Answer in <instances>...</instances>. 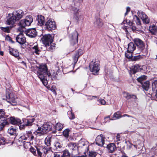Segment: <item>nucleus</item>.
I'll use <instances>...</instances> for the list:
<instances>
[{
    "label": "nucleus",
    "instance_id": "nucleus-1",
    "mask_svg": "<svg viewBox=\"0 0 157 157\" xmlns=\"http://www.w3.org/2000/svg\"><path fill=\"white\" fill-rule=\"evenodd\" d=\"M37 74L44 85H47L48 80H49L51 77V74L48 71L46 65H40L38 68Z\"/></svg>",
    "mask_w": 157,
    "mask_h": 157
},
{
    "label": "nucleus",
    "instance_id": "nucleus-2",
    "mask_svg": "<svg viewBox=\"0 0 157 157\" xmlns=\"http://www.w3.org/2000/svg\"><path fill=\"white\" fill-rule=\"evenodd\" d=\"M24 15V12L21 10L14 11L11 14H8L5 24L13 26L16 21L23 17Z\"/></svg>",
    "mask_w": 157,
    "mask_h": 157
},
{
    "label": "nucleus",
    "instance_id": "nucleus-3",
    "mask_svg": "<svg viewBox=\"0 0 157 157\" xmlns=\"http://www.w3.org/2000/svg\"><path fill=\"white\" fill-rule=\"evenodd\" d=\"M51 128L52 127L50 125L47 123L45 124H43L42 128L38 127L34 133L36 135H39V136H41L50 131Z\"/></svg>",
    "mask_w": 157,
    "mask_h": 157
},
{
    "label": "nucleus",
    "instance_id": "nucleus-4",
    "mask_svg": "<svg viewBox=\"0 0 157 157\" xmlns=\"http://www.w3.org/2000/svg\"><path fill=\"white\" fill-rule=\"evenodd\" d=\"M8 117L5 114L4 110L0 109V130H3L5 125L8 124L7 121Z\"/></svg>",
    "mask_w": 157,
    "mask_h": 157
},
{
    "label": "nucleus",
    "instance_id": "nucleus-5",
    "mask_svg": "<svg viewBox=\"0 0 157 157\" xmlns=\"http://www.w3.org/2000/svg\"><path fill=\"white\" fill-rule=\"evenodd\" d=\"M33 21V19L32 16H29L24 19L21 20L19 22V25L21 27L25 28L26 26L30 25Z\"/></svg>",
    "mask_w": 157,
    "mask_h": 157
},
{
    "label": "nucleus",
    "instance_id": "nucleus-6",
    "mask_svg": "<svg viewBox=\"0 0 157 157\" xmlns=\"http://www.w3.org/2000/svg\"><path fill=\"white\" fill-rule=\"evenodd\" d=\"M90 70L94 75L97 74L99 70V64L92 61L90 63Z\"/></svg>",
    "mask_w": 157,
    "mask_h": 157
},
{
    "label": "nucleus",
    "instance_id": "nucleus-7",
    "mask_svg": "<svg viewBox=\"0 0 157 157\" xmlns=\"http://www.w3.org/2000/svg\"><path fill=\"white\" fill-rule=\"evenodd\" d=\"M45 28L49 31H52L55 30L56 28V22L53 20L49 19L45 23Z\"/></svg>",
    "mask_w": 157,
    "mask_h": 157
},
{
    "label": "nucleus",
    "instance_id": "nucleus-8",
    "mask_svg": "<svg viewBox=\"0 0 157 157\" xmlns=\"http://www.w3.org/2000/svg\"><path fill=\"white\" fill-rule=\"evenodd\" d=\"M43 43L46 47L49 46L53 41V38L52 36L50 34H47L44 35L42 39Z\"/></svg>",
    "mask_w": 157,
    "mask_h": 157
},
{
    "label": "nucleus",
    "instance_id": "nucleus-9",
    "mask_svg": "<svg viewBox=\"0 0 157 157\" xmlns=\"http://www.w3.org/2000/svg\"><path fill=\"white\" fill-rule=\"evenodd\" d=\"M134 41L136 45L139 48V51L136 53H140L142 51L144 48V44L143 42L139 38H135L134 40Z\"/></svg>",
    "mask_w": 157,
    "mask_h": 157
},
{
    "label": "nucleus",
    "instance_id": "nucleus-10",
    "mask_svg": "<svg viewBox=\"0 0 157 157\" xmlns=\"http://www.w3.org/2000/svg\"><path fill=\"white\" fill-rule=\"evenodd\" d=\"M137 14L139 17L142 20L143 22L145 24H148L149 22V19L147 16L143 11H138Z\"/></svg>",
    "mask_w": 157,
    "mask_h": 157
},
{
    "label": "nucleus",
    "instance_id": "nucleus-11",
    "mask_svg": "<svg viewBox=\"0 0 157 157\" xmlns=\"http://www.w3.org/2000/svg\"><path fill=\"white\" fill-rule=\"evenodd\" d=\"M36 149L39 157H42V152H43L45 154L51 153L53 154L52 151L50 149H48V148L47 149L45 147L42 149H41L40 147V148H36Z\"/></svg>",
    "mask_w": 157,
    "mask_h": 157
},
{
    "label": "nucleus",
    "instance_id": "nucleus-12",
    "mask_svg": "<svg viewBox=\"0 0 157 157\" xmlns=\"http://www.w3.org/2000/svg\"><path fill=\"white\" fill-rule=\"evenodd\" d=\"M105 138L103 135L101 134L98 135L96 137L95 141L96 143L98 145L102 146L104 144Z\"/></svg>",
    "mask_w": 157,
    "mask_h": 157
},
{
    "label": "nucleus",
    "instance_id": "nucleus-13",
    "mask_svg": "<svg viewBox=\"0 0 157 157\" xmlns=\"http://www.w3.org/2000/svg\"><path fill=\"white\" fill-rule=\"evenodd\" d=\"M35 120V118L33 116L28 117L27 118L23 119L24 124L26 126L31 125Z\"/></svg>",
    "mask_w": 157,
    "mask_h": 157
},
{
    "label": "nucleus",
    "instance_id": "nucleus-14",
    "mask_svg": "<svg viewBox=\"0 0 157 157\" xmlns=\"http://www.w3.org/2000/svg\"><path fill=\"white\" fill-rule=\"evenodd\" d=\"M7 99H9L8 102L10 103L12 105H15L17 104V97L13 96L12 94H9L6 96Z\"/></svg>",
    "mask_w": 157,
    "mask_h": 157
},
{
    "label": "nucleus",
    "instance_id": "nucleus-15",
    "mask_svg": "<svg viewBox=\"0 0 157 157\" xmlns=\"http://www.w3.org/2000/svg\"><path fill=\"white\" fill-rule=\"evenodd\" d=\"M26 35L29 37L33 38L35 37L37 34V32L34 28L28 29L26 32Z\"/></svg>",
    "mask_w": 157,
    "mask_h": 157
},
{
    "label": "nucleus",
    "instance_id": "nucleus-16",
    "mask_svg": "<svg viewBox=\"0 0 157 157\" xmlns=\"http://www.w3.org/2000/svg\"><path fill=\"white\" fill-rule=\"evenodd\" d=\"M17 42L21 44H24L26 42V39L25 36L21 33L18 35L16 37Z\"/></svg>",
    "mask_w": 157,
    "mask_h": 157
},
{
    "label": "nucleus",
    "instance_id": "nucleus-17",
    "mask_svg": "<svg viewBox=\"0 0 157 157\" xmlns=\"http://www.w3.org/2000/svg\"><path fill=\"white\" fill-rule=\"evenodd\" d=\"M83 53V51L82 49H78L76 53L74 55L73 57V62L75 64L78 61L79 56Z\"/></svg>",
    "mask_w": 157,
    "mask_h": 157
},
{
    "label": "nucleus",
    "instance_id": "nucleus-18",
    "mask_svg": "<svg viewBox=\"0 0 157 157\" xmlns=\"http://www.w3.org/2000/svg\"><path fill=\"white\" fill-rule=\"evenodd\" d=\"M78 33L76 31L72 35L71 37V43L74 45L78 42Z\"/></svg>",
    "mask_w": 157,
    "mask_h": 157
},
{
    "label": "nucleus",
    "instance_id": "nucleus-19",
    "mask_svg": "<svg viewBox=\"0 0 157 157\" xmlns=\"http://www.w3.org/2000/svg\"><path fill=\"white\" fill-rule=\"evenodd\" d=\"M107 151L109 153H113L116 149V147L115 144L113 143L108 144L106 147Z\"/></svg>",
    "mask_w": 157,
    "mask_h": 157
},
{
    "label": "nucleus",
    "instance_id": "nucleus-20",
    "mask_svg": "<svg viewBox=\"0 0 157 157\" xmlns=\"http://www.w3.org/2000/svg\"><path fill=\"white\" fill-rule=\"evenodd\" d=\"M9 121L13 124H21V120L17 118H15L14 117H10L9 118Z\"/></svg>",
    "mask_w": 157,
    "mask_h": 157
},
{
    "label": "nucleus",
    "instance_id": "nucleus-21",
    "mask_svg": "<svg viewBox=\"0 0 157 157\" xmlns=\"http://www.w3.org/2000/svg\"><path fill=\"white\" fill-rule=\"evenodd\" d=\"M94 25L96 27L100 28L102 26L103 22L100 18H97L94 22Z\"/></svg>",
    "mask_w": 157,
    "mask_h": 157
},
{
    "label": "nucleus",
    "instance_id": "nucleus-22",
    "mask_svg": "<svg viewBox=\"0 0 157 157\" xmlns=\"http://www.w3.org/2000/svg\"><path fill=\"white\" fill-rule=\"evenodd\" d=\"M131 69L133 74H135L137 72L141 71L142 69L140 66L136 64L132 66Z\"/></svg>",
    "mask_w": 157,
    "mask_h": 157
},
{
    "label": "nucleus",
    "instance_id": "nucleus-23",
    "mask_svg": "<svg viewBox=\"0 0 157 157\" xmlns=\"http://www.w3.org/2000/svg\"><path fill=\"white\" fill-rule=\"evenodd\" d=\"M9 53L11 55L17 58L19 56V53L17 49L13 48H10L9 49Z\"/></svg>",
    "mask_w": 157,
    "mask_h": 157
},
{
    "label": "nucleus",
    "instance_id": "nucleus-24",
    "mask_svg": "<svg viewBox=\"0 0 157 157\" xmlns=\"http://www.w3.org/2000/svg\"><path fill=\"white\" fill-rule=\"evenodd\" d=\"M37 21L39 25L40 26L43 25L44 24L45 22L44 17L41 15H38Z\"/></svg>",
    "mask_w": 157,
    "mask_h": 157
},
{
    "label": "nucleus",
    "instance_id": "nucleus-25",
    "mask_svg": "<svg viewBox=\"0 0 157 157\" xmlns=\"http://www.w3.org/2000/svg\"><path fill=\"white\" fill-rule=\"evenodd\" d=\"M133 21L135 22L137 25L139 26L140 28H141V21L139 18L136 15L133 16Z\"/></svg>",
    "mask_w": 157,
    "mask_h": 157
},
{
    "label": "nucleus",
    "instance_id": "nucleus-26",
    "mask_svg": "<svg viewBox=\"0 0 157 157\" xmlns=\"http://www.w3.org/2000/svg\"><path fill=\"white\" fill-rule=\"evenodd\" d=\"M143 89L145 91H148L150 87V83L149 81H146L141 83Z\"/></svg>",
    "mask_w": 157,
    "mask_h": 157
},
{
    "label": "nucleus",
    "instance_id": "nucleus-27",
    "mask_svg": "<svg viewBox=\"0 0 157 157\" xmlns=\"http://www.w3.org/2000/svg\"><path fill=\"white\" fill-rule=\"evenodd\" d=\"M136 48L135 45L132 42H130L128 45V50L130 52H133Z\"/></svg>",
    "mask_w": 157,
    "mask_h": 157
},
{
    "label": "nucleus",
    "instance_id": "nucleus-28",
    "mask_svg": "<svg viewBox=\"0 0 157 157\" xmlns=\"http://www.w3.org/2000/svg\"><path fill=\"white\" fill-rule=\"evenodd\" d=\"M150 32L152 34H155L157 32V27L155 25L151 26L149 27Z\"/></svg>",
    "mask_w": 157,
    "mask_h": 157
},
{
    "label": "nucleus",
    "instance_id": "nucleus-29",
    "mask_svg": "<svg viewBox=\"0 0 157 157\" xmlns=\"http://www.w3.org/2000/svg\"><path fill=\"white\" fill-rule=\"evenodd\" d=\"M113 119H111L110 120H116L121 118L120 113L119 112H117L115 113L113 115Z\"/></svg>",
    "mask_w": 157,
    "mask_h": 157
},
{
    "label": "nucleus",
    "instance_id": "nucleus-30",
    "mask_svg": "<svg viewBox=\"0 0 157 157\" xmlns=\"http://www.w3.org/2000/svg\"><path fill=\"white\" fill-rule=\"evenodd\" d=\"M68 147L72 150H77L78 148L76 144L74 143H70L68 144Z\"/></svg>",
    "mask_w": 157,
    "mask_h": 157
},
{
    "label": "nucleus",
    "instance_id": "nucleus-31",
    "mask_svg": "<svg viewBox=\"0 0 157 157\" xmlns=\"http://www.w3.org/2000/svg\"><path fill=\"white\" fill-rule=\"evenodd\" d=\"M8 132L11 135H13L16 133V129L15 128H14L13 127L11 126L9 128L8 130Z\"/></svg>",
    "mask_w": 157,
    "mask_h": 157
},
{
    "label": "nucleus",
    "instance_id": "nucleus-32",
    "mask_svg": "<svg viewBox=\"0 0 157 157\" xmlns=\"http://www.w3.org/2000/svg\"><path fill=\"white\" fill-rule=\"evenodd\" d=\"M74 17L77 21H79L83 20V16L78 13L74 15Z\"/></svg>",
    "mask_w": 157,
    "mask_h": 157
},
{
    "label": "nucleus",
    "instance_id": "nucleus-33",
    "mask_svg": "<svg viewBox=\"0 0 157 157\" xmlns=\"http://www.w3.org/2000/svg\"><path fill=\"white\" fill-rule=\"evenodd\" d=\"M10 25V27H0V29L2 30L4 32L7 33H9L10 32V30L11 29V28L13 26H11Z\"/></svg>",
    "mask_w": 157,
    "mask_h": 157
},
{
    "label": "nucleus",
    "instance_id": "nucleus-34",
    "mask_svg": "<svg viewBox=\"0 0 157 157\" xmlns=\"http://www.w3.org/2000/svg\"><path fill=\"white\" fill-rule=\"evenodd\" d=\"M63 128V125L60 123H57L55 126V129L56 130H61Z\"/></svg>",
    "mask_w": 157,
    "mask_h": 157
},
{
    "label": "nucleus",
    "instance_id": "nucleus-35",
    "mask_svg": "<svg viewBox=\"0 0 157 157\" xmlns=\"http://www.w3.org/2000/svg\"><path fill=\"white\" fill-rule=\"evenodd\" d=\"M147 79V76L145 75H142L137 78V80L141 83H142L143 81L146 80Z\"/></svg>",
    "mask_w": 157,
    "mask_h": 157
},
{
    "label": "nucleus",
    "instance_id": "nucleus-36",
    "mask_svg": "<svg viewBox=\"0 0 157 157\" xmlns=\"http://www.w3.org/2000/svg\"><path fill=\"white\" fill-rule=\"evenodd\" d=\"M27 136L29 137V140H33L34 139V137L31 131H28Z\"/></svg>",
    "mask_w": 157,
    "mask_h": 157
},
{
    "label": "nucleus",
    "instance_id": "nucleus-37",
    "mask_svg": "<svg viewBox=\"0 0 157 157\" xmlns=\"http://www.w3.org/2000/svg\"><path fill=\"white\" fill-rule=\"evenodd\" d=\"M33 52L36 53V54H39L40 51L37 45H35L32 48Z\"/></svg>",
    "mask_w": 157,
    "mask_h": 157
},
{
    "label": "nucleus",
    "instance_id": "nucleus-38",
    "mask_svg": "<svg viewBox=\"0 0 157 157\" xmlns=\"http://www.w3.org/2000/svg\"><path fill=\"white\" fill-rule=\"evenodd\" d=\"M83 0H68L70 2H73L75 6H79Z\"/></svg>",
    "mask_w": 157,
    "mask_h": 157
},
{
    "label": "nucleus",
    "instance_id": "nucleus-39",
    "mask_svg": "<svg viewBox=\"0 0 157 157\" xmlns=\"http://www.w3.org/2000/svg\"><path fill=\"white\" fill-rule=\"evenodd\" d=\"M61 157H71L70 154L67 150H65L63 151V154Z\"/></svg>",
    "mask_w": 157,
    "mask_h": 157
},
{
    "label": "nucleus",
    "instance_id": "nucleus-40",
    "mask_svg": "<svg viewBox=\"0 0 157 157\" xmlns=\"http://www.w3.org/2000/svg\"><path fill=\"white\" fill-rule=\"evenodd\" d=\"M132 52H130V51L127 50L125 54V57L128 59L132 58Z\"/></svg>",
    "mask_w": 157,
    "mask_h": 157
},
{
    "label": "nucleus",
    "instance_id": "nucleus-41",
    "mask_svg": "<svg viewBox=\"0 0 157 157\" xmlns=\"http://www.w3.org/2000/svg\"><path fill=\"white\" fill-rule=\"evenodd\" d=\"M45 144L47 146H49L51 144V139L49 137H47L44 140Z\"/></svg>",
    "mask_w": 157,
    "mask_h": 157
},
{
    "label": "nucleus",
    "instance_id": "nucleus-42",
    "mask_svg": "<svg viewBox=\"0 0 157 157\" xmlns=\"http://www.w3.org/2000/svg\"><path fill=\"white\" fill-rule=\"evenodd\" d=\"M142 58V57L141 55H139L137 56H135L132 57V61H137L140 59Z\"/></svg>",
    "mask_w": 157,
    "mask_h": 157
},
{
    "label": "nucleus",
    "instance_id": "nucleus-43",
    "mask_svg": "<svg viewBox=\"0 0 157 157\" xmlns=\"http://www.w3.org/2000/svg\"><path fill=\"white\" fill-rule=\"evenodd\" d=\"M67 114L69 118L70 119H73L75 118L74 115L71 111H68L67 112Z\"/></svg>",
    "mask_w": 157,
    "mask_h": 157
},
{
    "label": "nucleus",
    "instance_id": "nucleus-44",
    "mask_svg": "<svg viewBox=\"0 0 157 157\" xmlns=\"http://www.w3.org/2000/svg\"><path fill=\"white\" fill-rule=\"evenodd\" d=\"M36 148H40V147H35V148H34L33 147H31L29 149L30 151L31 152H32L35 155H36Z\"/></svg>",
    "mask_w": 157,
    "mask_h": 157
},
{
    "label": "nucleus",
    "instance_id": "nucleus-45",
    "mask_svg": "<svg viewBox=\"0 0 157 157\" xmlns=\"http://www.w3.org/2000/svg\"><path fill=\"white\" fill-rule=\"evenodd\" d=\"M19 140L20 141H22L23 140H27V137L25 136V133H22L21 134V136Z\"/></svg>",
    "mask_w": 157,
    "mask_h": 157
},
{
    "label": "nucleus",
    "instance_id": "nucleus-46",
    "mask_svg": "<svg viewBox=\"0 0 157 157\" xmlns=\"http://www.w3.org/2000/svg\"><path fill=\"white\" fill-rule=\"evenodd\" d=\"M69 131L70 130L69 129H66L63 131V136L66 137H68L69 136Z\"/></svg>",
    "mask_w": 157,
    "mask_h": 157
},
{
    "label": "nucleus",
    "instance_id": "nucleus-47",
    "mask_svg": "<svg viewBox=\"0 0 157 157\" xmlns=\"http://www.w3.org/2000/svg\"><path fill=\"white\" fill-rule=\"evenodd\" d=\"M97 155V153L93 151L89 152V157H95Z\"/></svg>",
    "mask_w": 157,
    "mask_h": 157
},
{
    "label": "nucleus",
    "instance_id": "nucleus-48",
    "mask_svg": "<svg viewBox=\"0 0 157 157\" xmlns=\"http://www.w3.org/2000/svg\"><path fill=\"white\" fill-rule=\"evenodd\" d=\"M55 44L54 43H51V44H49V47L48 48V50L49 51H52V50H53V49L55 48ZM48 46H47V47Z\"/></svg>",
    "mask_w": 157,
    "mask_h": 157
},
{
    "label": "nucleus",
    "instance_id": "nucleus-49",
    "mask_svg": "<svg viewBox=\"0 0 157 157\" xmlns=\"http://www.w3.org/2000/svg\"><path fill=\"white\" fill-rule=\"evenodd\" d=\"M123 96L127 100L131 99V95H130L128 93L125 92L124 93Z\"/></svg>",
    "mask_w": 157,
    "mask_h": 157
},
{
    "label": "nucleus",
    "instance_id": "nucleus-50",
    "mask_svg": "<svg viewBox=\"0 0 157 157\" xmlns=\"http://www.w3.org/2000/svg\"><path fill=\"white\" fill-rule=\"evenodd\" d=\"M131 28L132 29V30L133 31H140V32L142 33H144V32L142 30H139L137 28L136 26L133 25H132L131 26Z\"/></svg>",
    "mask_w": 157,
    "mask_h": 157
},
{
    "label": "nucleus",
    "instance_id": "nucleus-51",
    "mask_svg": "<svg viewBox=\"0 0 157 157\" xmlns=\"http://www.w3.org/2000/svg\"><path fill=\"white\" fill-rule=\"evenodd\" d=\"M99 102L98 105H105V104L106 102L103 99H100L98 100Z\"/></svg>",
    "mask_w": 157,
    "mask_h": 157
},
{
    "label": "nucleus",
    "instance_id": "nucleus-52",
    "mask_svg": "<svg viewBox=\"0 0 157 157\" xmlns=\"http://www.w3.org/2000/svg\"><path fill=\"white\" fill-rule=\"evenodd\" d=\"M152 86L153 89H155L157 88V80L155 81L152 83Z\"/></svg>",
    "mask_w": 157,
    "mask_h": 157
},
{
    "label": "nucleus",
    "instance_id": "nucleus-53",
    "mask_svg": "<svg viewBox=\"0 0 157 157\" xmlns=\"http://www.w3.org/2000/svg\"><path fill=\"white\" fill-rule=\"evenodd\" d=\"M72 10L73 11V13L74 15L78 13V9L76 7H72Z\"/></svg>",
    "mask_w": 157,
    "mask_h": 157
},
{
    "label": "nucleus",
    "instance_id": "nucleus-54",
    "mask_svg": "<svg viewBox=\"0 0 157 157\" xmlns=\"http://www.w3.org/2000/svg\"><path fill=\"white\" fill-rule=\"evenodd\" d=\"M79 146L82 147L86 145V143L84 141H82V140H81L79 142Z\"/></svg>",
    "mask_w": 157,
    "mask_h": 157
},
{
    "label": "nucleus",
    "instance_id": "nucleus-55",
    "mask_svg": "<svg viewBox=\"0 0 157 157\" xmlns=\"http://www.w3.org/2000/svg\"><path fill=\"white\" fill-rule=\"evenodd\" d=\"M5 144V140L3 137H0V145H4Z\"/></svg>",
    "mask_w": 157,
    "mask_h": 157
},
{
    "label": "nucleus",
    "instance_id": "nucleus-56",
    "mask_svg": "<svg viewBox=\"0 0 157 157\" xmlns=\"http://www.w3.org/2000/svg\"><path fill=\"white\" fill-rule=\"evenodd\" d=\"M54 146L57 149L60 148L62 147L60 144L59 142L56 143Z\"/></svg>",
    "mask_w": 157,
    "mask_h": 157
},
{
    "label": "nucleus",
    "instance_id": "nucleus-57",
    "mask_svg": "<svg viewBox=\"0 0 157 157\" xmlns=\"http://www.w3.org/2000/svg\"><path fill=\"white\" fill-rule=\"evenodd\" d=\"M131 98L133 99L135 102H136L137 98L136 95H131Z\"/></svg>",
    "mask_w": 157,
    "mask_h": 157
},
{
    "label": "nucleus",
    "instance_id": "nucleus-58",
    "mask_svg": "<svg viewBox=\"0 0 157 157\" xmlns=\"http://www.w3.org/2000/svg\"><path fill=\"white\" fill-rule=\"evenodd\" d=\"M126 23L130 26L132 25L133 24V23L129 20H127L126 21Z\"/></svg>",
    "mask_w": 157,
    "mask_h": 157
},
{
    "label": "nucleus",
    "instance_id": "nucleus-59",
    "mask_svg": "<svg viewBox=\"0 0 157 157\" xmlns=\"http://www.w3.org/2000/svg\"><path fill=\"white\" fill-rule=\"evenodd\" d=\"M130 8L129 7H127L126 8V12L125 13V16L127 15L128 13L130 11Z\"/></svg>",
    "mask_w": 157,
    "mask_h": 157
},
{
    "label": "nucleus",
    "instance_id": "nucleus-60",
    "mask_svg": "<svg viewBox=\"0 0 157 157\" xmlns=\"http://www.w3.org/2000/svg\"><path fill=\"white\" fill-rule=\"evenodd\" d=\"M54 155V157H61V156H60V155L57 153H53V154Z\"/></svg>",
    "mask_w": 157,
    "mask_h": 157
},
{
    "label": "nucleus",
    "instance_id": "nucleus-61",
    "mask_svg": "<svg viewBox=\"0 0 157 157\" xmlns=\"http://www.w3.org/2000/svg\"><path fill=\"white\" fill-rule=\"evenodd\" d=\"M120 135L119 134H117L116 137V139L117 140V141H119L120 140Z\"/></svg>",
    "mask_w": 157,
    "mask_h": 157
},
{
    "label": "nucleus",
    "instance_id": "nucleus-62",
    "mask_svg": "<svg viewBox=\"0 0 157 157\" xmlns=\"http://www.w3.org/2000/svg\"><path fill=\"white\" fill-rule=\"evenodd\" d=\"M25 136H26V137H27V140H29V137L27 136V135H28V131L26 132L25 133Z\"/></svg>",
    "mask_w": 157,
    "mask_h": 157
},
{
    "label": "nucleus",
    "instance_id": "nucleus-63",
    "mask_svg": "<svg viewBox=\"0 0 157 157\" xmlns=\"http://www.w3.org/2000/svg\"><path fill=\"white\" fill-rule=\"evenodd\" d=\"M89 97L90 98H90V99L93 98H97L96 96H89Z\"/></svg>",
    "mask_w": 157,
    "mask_h": 157
},
{
    "label": "nucleus",
    "instance_id": "nucleus-64",
    "mask_svg": "<svg viewBox=\"0 0 157 157\" xmlns=\"http://www.w3.org/2000/svg\"><path fill=\"white\" fill-rule=\"evenodd\" d=\"M0 55L1 56L3 55V52L2 51H0Z\"/></svg>",
    "mask_w": 157,
    "mask_h": 157
}]
</instances>
